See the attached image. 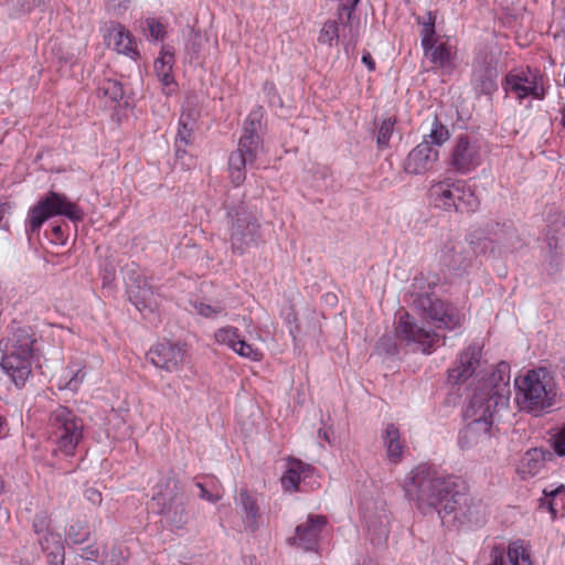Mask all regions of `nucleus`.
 <instances>
[{"label": "nucleus", "mask_w": 565, "mask_h": 565, "mask_svg": "<svg viewBox=\"0 0 565 565\" xmlns=\"http://www.w3.org/2000/svg\"><path fill=\"white\" fill-rule=\"evenodd\" d=\"M511 395L510 365L500 362L487 376L478 381L466 408V418L471 419L460 430L458 444L468 449L484 443L492 436L493 424L499 412L507 408Z\"/></svg>", "instance_id": "nucleus-1"}, {"label": "nucleus", "mask_w": 565, "mask_h": 565, "mask_svg": "<svg viewBox=\"0 0 565 565\" xmlns=\"http://www.w3.org/2000/svg\"><path fill=\"white\" fill-rule=\"evenodd\" d=\"M404 491L423 514L436 512L443 522L465 500V484L459 478L438 475L425 466L411 472L404 482Z\"/></svg>", "instance_id": "nucleus-2"}, {"label": "nucleus", "mask_w": 565, "mask_h": 565, "mask_svg": "<svg viewBox=\"0 0 565 565\" xmlns=\"http://www.w3.org/2000/svg\"><path fill=\"white\" fill-rule=\"evenodd\" d=\"M34 342L31 328L14 324L0 340V366L17 387H23L32 373Z\"/></svg>", "instance_id": "nucleus-3"}, {"label": "nucleus", "mask_w": 565, "mask_h": 565, "mask_svg": "<svg viewBox=\"0 0 565 565\" xmlns=\"http://www.w3.org/2000/svg\"><path fill=\"white\" fill-rule=\"evenodd\" d=\"M515 402L521 411L542 415L554 405L556 387L553 375L545 367L530 370L514 381Z\"/></svg>", "instance_id": "nucleus-4"}, {"label": "nucleus", "mask_w": 565, "mask_h": 565, "mask_svg": "<svg viewBox=\"0 0 565 565\" xmlns=\"http://www.w3.org/2000/svg\"><path fill=\"white\" fill-rule=\"evenodd\" d=\"M360 0H339L337 18L327 20L319 33L318 42L332 47L341 44L345 54L356 47L361 31V20L354 14Z\"/></svg>", "instance_id": "nucleus-5"}, {"label": "nucleus", "mask_w": 565, "mask_h": 565, "mask_svg": "<svg viewBox=\"0 0 565 565\" xmlns=\"http://www.w3.org/2000/svg\"><path fill=\"white\" fill-rule=\"evenodd\" d=\"M263 110L260 107L252 110L243 124V132L238 139L237 149L228 157L230 177L235 186L246 178L245 169L254 163L262 149L260 134L263 130Z\"/></svg>", "instance_id": "nucleus-6"}, {"label": "nucleus", "mask_w": 565, "mask_h": 565, "mask_svg": "<svg viewBox=\"0 0 565 565\" xmlns=\"http://www.w3.org/2000/svg\"><path fill=\"white\" fill-rule=\"evenodd\" d=\"M84 424L73 411L65 406L53 409L49 418V438L54 445L53 454L73 457L83 439Z\"/></svg>", "instance_id": "nucleus-7"}, {"label": "nucleus", "mask_w": 565, "mask_h": 565, "mask_svg": "<svg viewBox=\"0 0 565 565\" xmlns=\"http://www.w3.org/2000/svg\"><path fill=\"white\" fill-rule=\"evenodd\" d=\"M430 203L445 211L470 213L478 209L479 199L466 181L444 180L429 188Z\"/></svg>", "instance_id": "nucleus-8"}, {"label": "nucleus", "mask_w": 565, "mask_h": 565, "mask_svg": "<svg viewBox=\"0 0 565 565\" xmlns=\"http://www.w3.org/2000/svg\"><path fill=\"white\" fill-rule=\"evenodd\" d=\"M57 215L66 216L73 222L83 218V212L75 203L62 193L49 191L30 209L25 226L26 232L38 233L49 218Z\"/></svg>", "instance_id": "nucleus-9"}, {"label": "nucleus", "mask_w": 565, "mask_h": 565, "mask_svg": "<svg viewBox=\"0 0 565 565\" xmlns=\"http://www.w3.org/2000/svg\"><path fill=\"white\" fill-rule=\"evenodd\" d=\"M414 306L436 329L455 330L461 327L465 319L455 305L430 292L418 294Z\"/></svg>", "instance_id": "nucleus-10"}, {"label": "nucleus", "mask_w": 565, "mask_h": 565, "mask_svg": "<svg viewBox=\"0 0 565 565\" xmlns=\"http://www.w3.org/2000/svg\"><path fill=\"white\" fill-rule=\"evenodd\" d=\"M395 335L398 341L425 354L431 353L439 342L445 340V337L436 331L424 328L415 317L406 311L401 312L397 317Z\"/></svg>", "instance_id": "nucleus-11"}, {"label": "nucleus", "mask_w": 565, "mask_h": 565, "mask_svg": "<svg viewBox=\"0 0 565 565\" xmlns=\"http://www.w3.org/2000/svg\"><path fill=\"white\" fill-rule=\"evenodd\" d=\"M227 216L231 220L232 248L243 254L255 246L259 236V224L248 206L241 202L230 207Z\"/></svg>", "instance_id": "nucleus-12"}, {"label": "nucleus", "mask_w": 565, "mask_h": 565, "mask_svg": "<svg viewBox=\"0 0 565 565\" xmlns=\"http://www.w3.org/2000/svg\"><path fill=\"white\" fill-rule=\"evenodd\" d=\"M121 273L130 302L140 312L145 310L153 312L159 306V295L148 282L139 265L135 262H129L122 267Z\"/></svg>", "instance_id": "nucleus-13"}, {"label": "nucleus", "mask_w": 565, "mask_h": 565, "mask_svg": "<svg viewBox=\"0 0 565 565\" xmlns=\"http://www.w3.org/2000/svg\"><path fill=\"white\" fill-rule=\"evenodd\" d=\"M490 244L491 241L484 238L477 243L471 241L467 247L461 242L447 239L440 249L439 263L449 271L459 275L470 267L473 254L484 253Z\"/></svg>", "instance_id": "nucleus-14"}, {"label": "nucleus", "mask_w": 565, "mask_h": 565, "mask_svg": "<svg viewBox=\"0 0 565 565\" xmlns=\"http://www.w3.org/2000/svg\"><path fill=\"white\" fill-rule=\"evenodd\" d=\"M153 500L161 507L160 512L171 526L182 529L188 523L189 514L184 507L182 488L177 480L168 479L164 490H160Z\"/></svg>", "instance_id": "nucleus-15"}, {"label": "nucleus", "mask_w": 565, "mask_h": 565, "mask_svg": "<svg viewBox=\"0 0 565 565\" xmlns=\"http://www.w3.org/2000/svg\"><path fill=\"white\" fill-rule=\"evenodd\" d=\"M481 163L478 142L467 135L457 136L450 149L448 164L459 174H467Z\"/></svg>", "instance_id": "nucleus-16"}, {"label": "nucleus", "mask_w": 565, "mask_h": 565, "mask_svg": "<svg viewBox=\"0 0 565 565\" xmlns=\"http://www.w3.org/2000/svg\"><path fill=\"white\" fill-rule=\"evenodd\" d=\"M498 61L486 52H479L472 63L471 84L481 94L491 96L498 88Z\"/></svg>", "instance_id": "nucleus-17"}, {"label": "nucleus", "mask_w": 565, "mask_h": 565, "mask_svg": "<svg viewBox=\"0 0 565 565\" xmlns=\"http://www.w3.org/2000/svg\"><path fill=\"white\" fill-rule=\"evenodd\" d=\"M481 351V347L477 343L465 349L448 370V383L460 385L470 379L480 365Z\"/></svg>", "instance_id": "nucleus-18"}, {"label": "nucleus", "mask_w": 565, "mask_h": 565, "mask_svg": "<svg viewBox=\"0 0 565 565\" xmlns=\"http://www.w3.org/2000/svg\"><path fill=\"white\" fill-rule=\"evenodd\" d=\"M327 524L328 520L324 515H309L306 522L297 525L295 535L288 539V543L303 551H315Z\"/></svg>", "instance_id": "nucleus-19"}, {"label": "nucleus", "mask_w": 565, "mask_h": 565, "mask_svg": "<svg viewBox=\"0 0 565 565\" xmlns=\"http://www.w3.org/2000/svg\"><path fill=\"white\" fill-rule=\"evenodd\" d=\"M502 87L507 93H513L521 100L527 96L543 99L545 92L539 86L537 77L530 72H510L505 75Z\"/></svg>", "instance_id": "nucleus-20"}, {"label": "nucleus", "mask_w": 565, "mask_h": 565, "mask_svg": "<svg viewBox=\"0 0 565 565\" xmlns=\"http://www.w3.org/2000/svg\"><path fill=\"white\" fill-rule=\"evenodd\" d=\"M184 358V345L172 342L158 343L148 353V359L153 365L169 372L179 370Z\"/></svg>", "instance_id": "nucleus-21"}, {"label": "nucleus", "mask_w": 565, "mask_h": 565, "mask_svg": "<svg viewBox=\"0 0 565 565\" xmlns=\"http://www.w3.org/2000/svg\"><path fill=\"white\" fill-rule=\"evenodd\" d=\"M363 518L371 543L377 546L386 544L390 535V512L383 505L375 507L374 510L366 509Z\"/></svg>", "instance_id": "nucleus-22"}, {"label": "nucleus", "mask_w": 565, "mask_h": 565, "mask_svg": "<svg viewBox=\"0 0 565 565\" xmlns=\"http://www.w3.org/2000/svg\"><path fill=\"white\" fill-rule=\"evenodd\" d=\"M439 151L424 139L407 154L404 162V170L408 174H423L430 170L438 161Z\"/></svg>", "instance_id": "nucleus-23"}, {"label": "nucleus", "mask_w": 565, "mask_h": 565, "mask_svg": "<svg viewBox=\"0 0 565 565\" xmlns=\"http://www.w3.org/2000/svg\"><path fill=\"white\" fill-rule=\"evenodd\" d=\"M105 42L108 47H113L119 54H124L134 60L139 56L135 39L129 31L120 24H116L107 30Z\"/></svg>", "instance_id": "nucleus-24"}, {"label": "nucleus", "mask_w": 565, "mask_h": 565, "mask_svg": "<svg viewBox=\"0 0 565 565\" xmlns=\"http://www.w3.org/2000/svg\"><path fill=\"white\" fill-rule=\"evenodd\" d=\"M490 557L488 565H532L529 552L520 542L510 545L508 552L503 547H493Z\"/></svg>", "instance_id": "nucleus-25"}, {"label": "nucleus", "mask_w": 565, "mask_h": 565, "mask_svg": "<svg viewBox=\"0 0 565 565\" xmlns=\"http://www.w3.org/2000/svg\"><path fill=\"white\" fill-rule=\"evenodd\" d=\"M237 507L241 508L239 513L242 515L245 529L250 532H255L260 524L262 514L257 500L246 489H242L238 495L235 498Z\"/></svg>", "instance_id": "nucleus-26"}, {"label": "nucleus", "mask_w": 565, "mask_h": 565, "mask_svg": "<svg viewBox=\"0 0 565 565\" xmlns=\"http://www.w3.org/2000/svg\"><path fill=\"white\" fill-rule=\"evenodd\" d=\"M285 461V491H299L300 482L311 475L312 467L294 457Z\"/></svg>", "instance_id": "nucleus-27"}, {"label": "nucleus", "mask_w": 565, "mask_h": 565, "mask_svg": "<svg viewBox=\"0 0 565 565\" xmlns=\"http://www.w3.org/2000/svg\"><path fill=\"white\" fill-rule=\"evenodd\" d=\"M42 552L46 555L49 565H64V543L58 533L50 532L38 537Z\"/></svg>", "instance_id": "nucleus-28"}, {"label": "nucleus", "mask_w": 565, "mask_h": 565, "mask_svg": "<svg viewBox=\"0 0 565 565\" xmlns=\"http://www.w3.org/2000/svg\"><path fill=\"white\" fill-rule=\"evenodd\" d=\"M554 454L544 448H532L527 450L521 461V472L534 477L545 466L547 461L553 460Z\"/></svg>", "instance_id": "nucleus-29"}, {"label": "nucleus", "mask_w": 565, "mask_h": 565, "mask_svg": "<svg viewBox=\"0 0 565 565\" xmlns=\"http://www.w3.org/2000/svg\"><path fill=\"white\" fill-rule=\"evenodd\" d=\"M383 445L392 462H398L402 457V443L398 429L394 424H387L382 434Z\"/></svg>", "instance_id": "nucleus-30"}, {"label": "nucleus", "mask_w": 565, "mask_h": 565, "mask_svg": "<svg viewBox=\"0 0 565 565\" xmlns=\"http://www.w3.org/2000/svg\"><path fill=\"white\" fill-rule=\"evenodd\" d=\"M482 504L480 501H475L465 492L463 503L460 504L450 515L454 519H466L471 523H479L481 521Z\"/></svg>", "instance_id": "nucleus-31"}, {"label": "nucleus", "mask_w": 565, "mask_h": 565, "mask_svg": "<svg viewBox=\"0 0 565 565\" xmlns=\"http://www.w3.org/2000/svg\"><path fill=\"white\" fill-rule=\"evenodd\" d=\"M174 64V54L162 50L160 56L154 61V71L160 82L168 86L173 83L172 67Z\"/></svg>", "instance_id": "nucleus-32"}, {"label": "nucleus", "mask_w": 565, "mask_h": 565, "mask_svg": "<svg viewBox=\"0 0 565 565\" xmlns=\"http://www.w3.org/2000/svg\"><path fill=\"white\" fill-rule=\"evenodd\" d=\"M97 95L105 97L113 103H119L124 97V88L120 82L111 78H104L98 83Z\"/></svg>", "instance_id": "nucleus-33"}, {"label": "nucleus", "mask_w": 565, "mask_h": 565, "mask_svg": "<svg viewBox=\"0 0 565 565\" xmlns=\"http://www.w3.org/2000/svg\"><path fill=\"white\" fill-rule=\"evenodd\" d=\"M396 120L395 118L387 117L382 119L376 125V146L379 150L390 148V140L394 134Z\"/></svg>", "instance_id": "nucleus-34"}, {"label": "nucleus", "mask_w": 565, "mask_h": 565, "mask_svg": "<svg viewBox=\"0 0 565 565\" xmlns=\"http://www.w3.org/2000/svg\"><path fill=\"white\" fill-rule=\"evenodd\" d=\"M192 306L195 311L205 318H214L218 315L225 312V306L222 301L215 300H204V299H195L192 301Z\"/></svg>", "instance_id": "nucleus-35"}, {"label": "nucleus", "mask_w": 565, "mask_h": 565, "mask_svg": "<svg viewBox=\"0 0 565 565\" xmlns=\"http://www.w3.org/2000/svg\"><path fill=\"white\" fill-rule=\"evenodd\" d=\"M426 57L437 67L445 70H451L454 67L451 51L445 43L438 44Z\"/></svg>", "instance_id": "nucleus-36"}, {"label": "nucleus", "mask_w": 565, "mask_h": 565, "mask_svg": "<svg viewBox=\"0 0 565 565\" xmlns=\"http://www.w3.org/2000/svg\"><path fill=\"white\" fill-rule=\"evenodd\" d=\"M450 138L449 129L441 124L436 115L433 117L431 128L428 135L424 137L429 145L441 146Z\"/></svg>", "instance_id": "nucleus-37"}, {"label": "nucleus", "mask_w": 565, "mask_h": 565, "mask_svg": "<svg viewBox=\"0 0 565 565\" xmlns=\"http://www.w3.org/2000/svg\"><path fill=\"white\" fill-rule=\"evenodd\" d=\"M544 499L541 500V507H546L552 514V518L555 519L557 514L556 510V498L561 494H565V486L561 484L556 488L550 487L543 490Z\"/></svg>", "instance_id": "nucleus-38"}, {"label": "nucleus", "mask_w": 565, "mask_h": 565, "mask_svg": "<svg viewBox=\"0 0 565 565\" xmlns=\"http://www.w3.org/2000/svg\"><path fill=\"white\" fill-rule=\"evenodd\" d=\"M67 540L73 544H82L89 539L90 532L85 522L76 521L67 530Z\"/></svg>", "instance_id": "nucleus-39"}, {"label": "nucleus", "mask_w": 565, "mask_h": 565, "mask_svg": "<svg viewBox=\"0 0 565 565\" xmlns=\"http://www.w3.org/2000/svg\"><path fill=\"white\" fill-rule=\"evenodd\" d=\"M215 339L221 344H226L233 350L237 347L238 341L241 340L239 334L237 333L236 328L225 327L217 330L215 333Z\"/></svg>", "instance_id": "nucleus-40"}, {"label": "nucleus", "mask_w": 565, "mask_h": 565, "mask_svg": "<svg viewBox=\"0 0 565 565\" xmlns=\"http://www.w3.org/2000/svg\"><path fill=\"white\" fill-rule=\"evenodd\" d=\"M396 335L392 337L388 334L382 335L376 344V350L380 354L387 356H394L398 354V347L396 343Z\"/></svg>", "instance_id": "nucleus-41"}, {"label": "nucleus", "mask_w": 565, "mask_h": 565, "mask_svg": "<svg viewBox=\"0 0 565 565\" xmlns=\"http://www.w3.org/2000/svg\"><path fill=\"white\" fill-rule=\"evenodd\" d=\"M32 527L38 537L52 532L49 514L44 511L36 513L32 522Z\"/></svg>", "instance_id": "nucleus-42"}, {"label": "nucleus", "mask_w": 565, "mask_h": 565, "mask_svg": "<svg viewBox=\"0 0 565 565\" xmlns=\"http://www.w3.org/2000/svg\"><path fill=\"white\" fill-rule=\"evenodd\" d=\"M194 128L193 127H182L179 126L178 135L175 139V147H177V156L179 157L181 152H185L182 147H186L192 141V134Z\"/></svg>", "instance_id": "nucleus-43"}, {"label": "nucleus", "mask_w": 565, "mask_h": 565, "mask_svg": "<svg viewBox=\"0 0 565 565\" xmlns=\"http://www.w3.org/2000/svg\"><path fill=\"white\" fill-rule=\"evenodd\" d=\"M287 322L289 324V333L295 342V350L298 351L300 353V341H301V338H300V328L299 326L297 324V317H296V313H295V308L294 306L290 307V312L288 313L287 316Z\"/></svg>", "instance_id": "nucleus-44"}, {"label": "nucleus", "mask_w": 565, "mask_h": 565, "mask_svg": "<svg viewBox=\"0 0 565 565\" xmlns=\"http://www.w3.org/2000/svg\"><path fill=\"white\" fill-rule=\"evenodd\" d=\"M234 351L241 356L248 358L253 361H258L262 358V354L255 350L250 344L245 342L242 338L235 347Z\"/></svg>", "instance_id": "nucleus-45"}, {"label": "nucleus", "mask_w": 565, "mask_h": 565, "mask_svg": "<svg viewBox=\"0 0 565 565\" xmlns=\"http://www.w3.org/2000/svg\"><path fill=\"white\" fill-rule=\"evenodd\" d=\"M554 456L565 457V426L553 438Z\"/></svg>", "instance_id": "nucleus-46"}, {"label": "nucleus", "mask_w": 565, "mask_h": 565, "mask_svg": "<svg viewBox=\"0 0 565 565\" xmlns=\"http://www.w3.org/2000/svg\"><path fill=\"white\" fill-rule=\"evenodd\" d=\"M147 26L150 32V36L158 41L164 36V26L162 23L157 22L154 19L147 20Z\"/></svg>", "instance_id": "nucleus-47"}, {"label": "nucleus", "mask_w": 565, "mask_h": 565, "mask_svg": "<svg viewBox=\"0 0 565 565\" xmlns=\"http://www.w3.org/2000/svg\"><path fill=\"white\" fill-rule=\"evenodd\" d=\"M202 45V34L200 31L192 30L186 49L198 56Z\"/></svg>", "instance_id": "nucleus-48"}, {"label": "nucleus", "mask_w": 565, "mask_h": 565, "mask_svg": "<svg viewBox=\"0 0 565 565\" xmlns=\"http://www.w3.org/2000/svg\"><path fill=\"white\" fill-rule=\"evenodd\" d=\"M435 35V17L431 12L428 13V22L424 23V28L422 30V42H427L428 38Z\"/></svg>", "instance_id": "nucleus-49"}, {"label": "nucleus", "mask_w": 565, "mask_h": 565, "mask_svg": "<svg viewBox=\"0 0 565 565\" xmlns=\"http://www.w3.org/2000/svg\"><path fill=\"white\" fill-rule=\"evenodd\" d=\"M85 498L94 505H99L103 501L102 493L95 488H88L84 492Z\"/></svg>", "instance_id": "nucleus-50"}, {"label": "nucleus", "mask_w": 565, "mask_h": 565, "mask_svg": "<svg viewBox=\"0 0 565 565\" xmlns=\"http://www.w3.org/2000/svg\"><path fill=\"white\" fill-rule=\"evenodd\" d=\"M196 487L200 489L199 497L201 499L206 500V501L212 502V503H215V502L221 500V495L220 494H213V493L209 492L204 488V486L202 483H196Z\"/></svg>", "instance_id": "nucleus-51"}, {"label": "nucleus", "mask_w": 565, "mask_h": 565, "mask_svg": "<svg viewBox=\"0 0 565 565\" xmlns=\"http://www.w3.org/2000/svg\"><path fill=\"white\" fill-rule=\"evenodd\" d=\"M85 376V373L78 369L76 372H73L72 377L67 382L66 386L70 390H76L78 387V384L83 381Z\"/></svg>", "instance_id": "nucleus-52"}, {"label": "nucleus", "mask_w": 565, "mask_h": 565, "mask_svg": "<svg viewBox=\"0 0 565 565\" xmlns=\"http://www.w3.org/2000/svg\"><path fill=\"white\" fill-rule=\"evenodd\" d=\"M417 281H423L424 277H420L419 279H416ZM425 280L427 282V286L429 289L435 288L439 284V276L437 274L429 273L425 277Z\"/></svg>", "instance_id": "nucleus-53"}, {"label": "nucleus", "mask_w": 565, "mask_h": 565, "mask_svg": "<svg viewBox=\"0 0 565 565\" xmlns=\"http://www.w3.org/2000/svg\"><path fill=\"white\" fill-rule=\"evenodd\" d=\"M179 126H182V127H195V119L192 117L191 114H185V113H182L181 117H180V120H179Z\"/></svg>", "instance_id": "nucleus-54"}, {"label": "nucleus", "mask_w": 565, "mask_h": 565, "mask_svg": "<svg viewBox=\"0 0 565 565\" xmlns=\"http://www.w3.org/2000/svg\"><path fill=\"white\" fill-rule=\"evenodd\" d=\"M422 46H423L425 56L427 54H429L437 46L435 35L431 38H428L427 42H422Z\"/></svg>", "instance_id": "nucleus-55"}, {"label": "nucleus", "mask_w": 565, "mask_h": 565, "mask_svg": "<svg viewBox=\"0 0 565 565\" xmlns=\"http://www.w3.org/2000/svg\"><path fill=\"white\" fill-rule=\"evenodd\" d=\"M332 433L333 431H332L331 428H324V427L319 428L318 429V438L324 440L328 444H331V437L330 436H331Z\"/></svg>", "instance_id": "nucleus-56"}, {"label": "nucleus", "mask_w": 565, "mask_h": 565, "mask_svg": "<svg viewBox=\"0 0 565 565\" xmlns=\"http://www.w3.org/2000/svg\"><path fill=\"white\" fill-rule=\"evenodd\" d=\"M98 556V550L93 546L84 548L83 557L86 559H95Z\"/></svg>", "instance_id": "nucleus-57"}, {"label": "nucleus", "mask_w": 565, "mask_h": 565, "mask_svg": "<svg viewBox=\"0 0 565 565\" xmlns=\"http://www.w3.org/2000/svg\"><path fill=\"white\" fill-rule=\"evenodd\" d=\"M362 62L363 64L366 65V67L369 68V71H374L375 68V63L371 56V54L369 52L364 53L363 56H362Z\"/></svg>", "instance_id": "nucleus-58"}, {"label": "nucleus", "mask_w": 565, "mask_h": 565, "mask_svg": "<svg viewBox=\"0 0 565 565\" xmlns=\"http://www.w3.org/2000/svg\"><path fill=\"white\" fill-rule=\"evenodd\" d=\"M21 9H29L36 0H11Z\"/></svg>", "instance_id": "nucleus-59"}, {"label": "nucleus", "mask_w": 565, "mask_h": 565, "mask_svg": "<svg viewBox=\"0 0 565 565\" xmlns=\"http://www.w3.org/2000/svg\"><path fill=\"white\" fill-rule=\"evenodd\" d=\"M115 277V270L114 268H110L109 270L106 269V274L104 276V284H110Z\"/></svg>", "instance_id": "nucleus-60"}, {"label": "nucleus", "mask_w": 565, "mask_h": 565, "mask_svg": "<svg viewBox=\"0 0 565 565\" xmlns=\"http://www.w3.org/2000/svg\"><path fill=\"white\" fill-rule=\"evenodd\" d=\"M246 565H260V564L257 562L256 557L249 556L248 559L246 561Z\"/></svg>", "instance_id": "nucleus-61"}, {"label": "nucleus", "mask_w": 565, "mask_h": 565, "mask_svg": "<svg viewBox=\"0 0 565 565\" xmlns=\"http://www.w3.org/2000/svg\"><path fill=\"white\" fill-rule=\"evenodd\" d=\"M52 231H53V233H54V235H55L56 237H61V236H62V228H61V226H60V225L54 226Z\"/></svg>", "instance_id": "nucleus-62"}, {"label": "nucleus", "mask_w": 565, "mask_h": 565, "mask_svg": "<svg viewBox=\"0 0 565 565\" xmlns=\"http://www.w3.org/2000/svg\"><path fill=\"white\" fill-rule=\"evenodd\" d=\"M264 89L267 90V92H270L271 89H274V85L266 83L265 86H264Z\"/></svg>", "instance_id": "nucleus-63"}, {"label": "nucleus", "mask_w": 565, "mask_h": 565, "mask_svg": "<svg viewBox=\"0 0 565 565\" xmlns=\"http://www.w3.org/2000/svg\"><path fill=\"white\" fill-rule=\"evenodd\" d=\"M562 121H563V126L565 127V108L562 111Z\"/></svg>", "instance_id": "nucleus-64"}]
</instances>
